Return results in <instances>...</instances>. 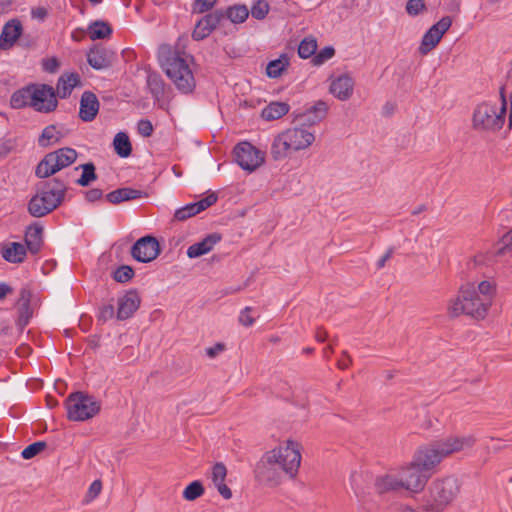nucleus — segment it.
I'll use <instances>...</instances> for the list:
<instances>
[{"label": "nucleus", "instance_id": "obj_46", "mask_svg": "<svg viewBox=\"0 0 512 512\" xmlns=\"http://www.w3.org/2000/svg\"><path fill=\"white\" fill-rule=\"evenodd\" d=\"M269 11V5L265 1H257L251 8V15L255 19H263Z\"/></svg>", "mask_w": 512, "mask_h": 512}, {"label": "nucleus", "instance_id": "obj_33", "mask_svg": "<svg viewBox=\"0 0 512 512\" xmlns=\"http://www.w3.org/2000/svg\"><path fill=\"white\" fill-rule=\"evenodd\" d=\"M30 302V294L27 290H22L20 293V298L18 300L19 306V318H18V326L20 329H23L29 322V319L32 315L29 306Z\"/></svg>", "mask_w": 512, "mask_h": 512}, {"label": "nucleus", "instance_id": "obj_47", "mask_svg": "<svg viewBox=\"0 0 512 512\" xmlns=\"http://www.w3.org/2000/svg\"><path fill=\"white\" fill-rule=\"evenodd\" d=\"M424 9L425 4L423 0H408L406 4V11L411 16L418 15Z\"/></svg>", "mask_w": 512, "mask_h": 512}, {"label": "nucleus", "instance_id": "obj_41", "mask_svg": "<svg viewBox=\"0 0 512 512\" xmlns=\"http://www.w3.org/2000/svg\"><path fill=\"white\" fill-rule=\"evenodd\" d=\"M147 85L152 95L159 99L164 94V82L160 75L153 73L147 77Z\"/></svg>", "mask_w": 512, "mask_h": 512}, {"label": "nucleus", "instance_id": "obj_3", "mask_svg": "<svg viewBox=\"0 0 512 512\" xmlns=\"http://www.w3.org/2000/svg\"><path fill=\"white\" fill-rule=\"evenodd\" d=\"M475 443L476 438L471 434H451L421 446L413 460L427 473L445 458L469 450Z\"/></svg>", "mask_w": 512, "mask_h": 512}, {"label": "nucleus", "instance_id": "obj_5", "mask_svg": "<svg viewBox=\"0 0 512 512\" xmlns=\"http://www.w3.org/2000/svg\"><path fill=\"white\" fill-rule=\"evenodd\" d=\"M315 141V131L296 123L292 128L276 135L272 141L270 155L275 161H282L293 152L308 149Z\"/></svg>", "mask_w": 512, "mask_h": 512}, {"label": "nucleus", "instance_id": "obj_52", "mask_svg": "<svg viewBox=\"0 0 512 512\" xmlns=\"http://www.w3.org/2000/svg\"><path fill=\"white\" fill-rule=\"evenodd\" d=\"M252 309L250 307H245L239 316V322L246 327L252 326L254 324V318L250 315Z\"/></svg>", "mask_w": 512, "mask_h": 512}, {"label": "nucleus", "instance_id": "obj_26", "mask_svg": "<svg viewBox=\"0 0 512 512\" xmlns=\"http://www.w3.org/2000/svg\"><path fill=\"white\" fill-rule=\"evenodd\" d=\"M227 469L223 463H216L212 468V482L219 494L226 500L232 497L231 489L225 484Z\"/></svg>", "mask_w": 512, "mask_h": 512}, {"label": "nucleus", "instance_id": "obj_27", "mask_svg": "<svg viewBox=\"0 0 512 512\" xmlns=\"http://www.w3.org/2000/svg\"><path fill=\"white\" fill-rule=\"evenodd\" d=\"M112 59L113 53L105 48H94L87 54L89 65L96 70L108 68L112 64Z\"/></svg>", "mask_w": 512, "mask_h": 512}, {"label": "nucleus", "instance_id": "obj_30", "mask_svg": "<svg viewBox=\"0 0 512 512\" xmlns=\"http://www.w3.org/2000/svg\"><path fill=\"white\" fill-rule=\"evenodd\" d=\"M34 84L27 85L17 91H15L10 99L12 108L19 109L25 106L32 107V92Z\"/></svg>", "mask_w": 512, "mask_h": 512}, {"label": "nucleus", "instance_id": "obj_34", "mask_svg": "<svg viewBox=\"0 0 512 512\" xmlns=\"http://www.w3.org/2000/svg\"><path fill=\"white\" fill-rule=\"evenodd\" d=\"M63 137L64 134L58 130L56 126L49 125L44 128L42 134L39 136L38 144L41 147H49L58 143Z\"/></svg>", "mask_w": 512, "mask_h": 512}, {"label": "nucleus", "instance_id": "obj_58", "mask_svg": "<svg viewBox=\"0 0 512 512\" xmlns=\"http://www.w3.org/2000/svg\"><path fill=\"white\" fill-rule=\"evenodd\" d=\"M343 356L344 357L342 359H339L337 362V366L340 369H346L351 364V358L346 352H343Z\"/></svg>", "mask_w": 512, "mask_h": 512}, {"label": "nucleus", "instance_id": "obj_62", "mask_svg": "<svg viewBox=\"0 0 512 512\" xmlns=\"http://www.w3.org/2000/svg\"><path fill=\"white\" fill-rule=\"evenodd\" d=\"M358 476H359V475H358L357 473H353V474L351 475L352 485H353V488H354V490H355V492H356V493H357V491H358V487H357V484H356V481H357V477H358Z\"/></svg>", "mask_w": 512, "mask_h": 512}, {"label": "nucleus", "instance_id": "obj_57", "mask_svg": "<svg viewBox=\"0 0 512 512\" xmlns=\"http://www.w3.org/2000/svg\"><path fill=\"white\" fill-rule=\"evenodd\" d=\"M394 252L393 248H389L385 254L377 261L376 266L378 269H382L386 262L392 257V254Z\"/></svg>", "mask_w": 512, "mask_h": 512}, {"label": "nucleus", "instance_id": "obj_31", "mask_svg": "<svg viewBox=\"0 0 512 512\" xmlns=\"http://www.w3.org/2000/svg\"><path fill=\"white\" fill-rule=\"evenodd\" d=\"M43 228L40 225L30 226L25 235V243L29 251L33 254L39 252L43 240H42Z\"/></svg>", "mask_w": 512, "mask_h": 512}, {"label": "nucleus", "instance_id": "obj_56", "mask_svg": "<svg viewBox=\"0 0 512 512\" xmlns=\"http://www.w3.org/2000/svg\"><path fill=\"white\" fill-rule=\"evenodd\" d=\"M103 195V192L101 189H90L85 193L86 200L89 202H94L99 200Z\"/></svg>", "mask_w": 512, "mask_h": 512}, {"label": "nucleus", "instance_id": "obj_37", "mask_svg": "<svg viewBox=\"0 0 512 512\" xmlns=\"http://www.w3.org/2000/svg\"><path fill=\"white\" fill-rule=\"evenodd\" d=\"M248 15L249 11L244 5L229 7L224 12V17L226 16L232 23H242L248 18Z\"/></svg>", "mask_w": 512, "mask_h": 512}, {"label": "nucleus", "instance_id": "obj_35", "mask_svg": "<svg viewBox=\"0 0 512 512\" xmlns=\"http://www.w3.org/2000/svg\"><path fill=\"white\" fill-rule=\"evenodd\" d=\"M289 66V57L281 54L279 58L270 61L266 66V75L269 78H278Z\"/></svg>", "mask_w": 512, "mask_h": 512}, {"label": "nucleus", "instance_id": "obj_36", "mask_svg": "<svg viewBox=\"0 0 512 512\" xmlns=\"http://www.w3.org/2000/svg\"><path fill=\"white\" fill-rule=\"evenodd\" d=\"M113 146L118 156L126 158L131 155L132 146L126 133L118 132L114 137Z\"/></svg>", "mask_w": 512, "mask_h": 512}, {"label": "nucleus", "instance_id": "obj_9", "mask_svg": "<svg viewBox=\"0 0 512 512\" xmlns=\"http://www.w3.org/2000/svg\"><path fill=\"white\" fill-rule=\"evenodd\" d=\"M77 156L76 150L69 147L50 152L39 162L35 174L39 178H48L73 164Z\"/></svg>", "mask_w": 512, "mask_h": 512}, {"label": "nucleus", "instance_id": "obj_10", "mask_svg": "<svg viewBox=\"0 0 512 512\" xmlns=\"http://www.w3.org/2000/svg\"><path fill=\"white\" fill-rule=\"evenodd\" d=\"M67 416L72 421H85L100 411V403L83 392H75L66 399Z\"/></svg>", "mask_w": 512, "mask_h": 512}, {"label": "nucleus", "instance_id": "obj_50", "mask_svg": "<svg viewBox=\"0 0 512 512\" xmlns=\"http://www.w3.org/2000/svg\"><path fill=\"white\" fill-rule=\"evenodd\" d=\"M215 2L216 0H195L193 10L197 13H204L210 10Z\"/></svg>", "mask_w": 512, "mask_h": 512}, {"label": "nucleus", "instance_id": "obj_53", "mask_svg": "<svg viewBox=\"0 0 512 512\" xmlns=\"http://www.w3.org/2000/svg\"><path fill=\"white\" fill-rule=\"evenodd\" d=\"M58 67H59V62H58L57 58H55V57L48 58L43 61V69L46 72L54 73L58 69Z\"/></svg>", "mask_w": 512, "mask_h": 512}, {"label": "nucleus", "instance_id": "obj_19", "mask_svg": "<svg viewBox=\"0 0 512 512\" xmlns=\"http://www.w3.org/2000/svg\"><path fill=\"white\" fill-rule=\"evenodd\" d=\"M216 201H217L216 194H214V193L209 194L208 196H206L205 198H203L197 202L189 203V204L185 205L184 207L177 209L174 213V218L178 221H184V220L200 213L201 211L207 209L208 207L213 205Z\"/></svg>", "mask_w": 512, "mask_h": 512}, {"label": "nucleus", "instance_id": "obj_15", "mask_svg": "<svg viewBox=\"0 0 512 512\" xmlns=\"http://www.w3.org/2000/svg\"><path fill=\"white\" fill-rule=\"evenodd\" d=\"M452 19L449 16L441 18L437 23L432 25L422 37L419 53L421 55L428 54L434 49L442 39L446 31L451 27Z\"/></svg>", "mask_w": 512, "mask_h": 512}, {"label": "nucleus", "instance_id": "obj_44", "mask_svg": "<svg viewBox=\"0 0 512 512\" xmlns=\"http://www.w3.org/2000/svg\"><path fill=\"white\" fill-rule=\"evenodd\" d=\"M47 444L43 441L34 442L23 449L21 456L24 459H32L46 448Z\"/></svg>", "mask_w": 512, "mask_h": 512}, {"label": "nucleus", "instance_id": "obj_40", "mask_svg": "<svg viewBox=\"0 0 512 512\" xmlns=\"http://www.w3.org/2000/svg\"><path fill=\"white\" fill-rule=\"evenodd\" d=\"M82 169L81 177L76 181V183L80 186H88L92 181L97 179V175L95 173V166L93 163H85L77 167L76 169Z\"/></svg>", "mask_w": 512, "mask_h": 512}, {"label": "nucleus", "instance_id": "obj_63", "mask_svg": "<svg viewBox=\"0 0 512 512\" xmlns=\"http://www.w3.org/2000/svg\"><path fill=\"white\" fill-rule=\"evenodd\" d=\"M510 101H511V107H510V115H509V118H510V121H512V92H511V96H510Z\"/></svg>", "mask_w": 512, "mask_h": 512}, {"label": "nucleus", "instance_id": "obj_43", "mask_svg": "<svg viewBox=\"0 0 512 512\" xmlns=\"http://www.w3.org/2000/svg\"><path fill=\"white\" fill-rule=\"evenodd\" d=\"M335 54V50L332 46H326L321 49L318 53H315L312 58V63L315 66H320L324 64L326 61L330 60Z\"/></svg>", "mask_w": 512, "mask_h": 512}, {"label": "nucleus", "instance_id": "obj_2", "mask_svg": "<svg viewBox=\"0 0 512 512\" xmlns=\"http://www.w3.org/2000/svg\"><path fill=\"white\" fill-rule=\"evenodd\" d=\"M496 295V283L483 280L478 285L469 282L461 285L457 294L447 303V314L451 318L467 315L483 320L493 304Z\"/></svg>", "mask_w": 512, "mask_h": 512}, {"label": "nucleus", "instance_id": "obj_61", "mask_svg": "<svg viewBox=\"0 0 512 512\" xmlns=\"http://www.w3.org/2000/svg\"><path fill=\"white\" fill-rule=\"evenodd\" d=\"M326 336H327L326 332H324V331H323V332L318 331V332H317V334H316V339H317V341H319V342H323V341H325V340H326Z\"/></svg>", "mask_w": 512, "mask_h": 512}, {"label": "nucleus", "instance_id": "obj_28", "mask_svg": "<svg viewBox=\"0 0 512 512\" xmlns=\"http://www.w3.org/2000/svg\"><path fill=\"white\" fill-rule=\"evenodd\" d=\"M146 196L147 194L141 190L124 187L108 193L106 195V199L112 204H119L124 201L134 200Z\"/></svg>", "mask_w": 512, "mask_h": 512}, {"label": "nucleus", "instance_id": "obj_24", "mask_svg": "<svg viewBox=\"0 0 512 512\" xmlns=\"http://www.w3.org/2000/svg\"><path fill=\"white\" fill-rule=\"evenodd\" d=\"M221 240V236L218 233H212L207 235L200 242L194 243L187 249V256L191 259L200 257L209 253L214 246L219 243Z\"/></svg>", "mask_w": 512, "mask_h": 512}, {"label": "nucleus", "instance_id": "obj_60", "mask_svg": "<svg viewBox=\"0 0 512 512\" xmlns=\"http://www.w3.org/2000/svg\"><path fill=\"white\" fill-rule=\"evenodd\" d=\"M11 292V288L6 283H0V299H3L8 293Z\"/></svg>", "mask_w": 512, "mask_h": 512}, {"label": "nucleus", "instance_id": "obj_42", "mask_svg": "<svg viewBox=\"0 0 512 512\" xmlns=\"http://www.w3.org/2000/svg\"><path fill=\"white\" fill-rule=\"evenodd\" d=\"M204 493V488L201 482L193 481L183 491L184 499L188 501H194Z\"/></svg>", "mask_w": 512, "mask_h": 512}, {"label": "nucleus", "instance_id": "obj_18", "mask_svg": "<svg viewBox=\"0 0 512 512\" xmlns=\"http://www.w3.org/2000/svg\"><path fill=\"white\" fill-rule=\"evenodd\" d=\"M140 303L141 298L134 290H130L123 296L119 297L116 313L117 320L123 321L132 317V315L138 310Z\"/></svg>", "mask_w": 512, "mask_h": 512}, {"label": "nucleus", "instance_id": "obj_64", "mask_svg": "<svg viewBox=\"0 0 512 512\" xmlns=\"http://www.w3.org/2000/svg\"><path fill=\"white\" fill-rule=\"evenodd\" d=\"M20 350H23V351L20 352L21 354H23V353H26L29 350V348L28 347H23V348H20Z\"/></svg>", "mask_w": 512, "mask_h": 512}, {"label": "nucleus", "instance_id": "obj_23", "mask_svg": "<svg viewBox=\"0 0 512 512\" xmlns=\"http://www.w3.org/2000/svg\"><path fill=\"white\" fill-rule=\"evenodd\" d=\"M99 110V101L96 95L90 91H85L80 100L79 117L85 121H92Z\"/></svg>", "mask_w": 512, "mask_h": 512}, {"label": "nucleus", "instance_id": "obj_12", "mask_svg": "<svg viewBox=\"0 0 512 512\" xmlns=\"http://www.w3.org/2000/svg\"><path fill=\"white\" fill-rule=\"evenodd\" d=\"M234 153L239 166L248 172L255 171L264 163V153L249 142L239 143Z\"/></svg>", "mask_w": 512, "mask_h": 512}, {"label": "nucleus", "instance_id": "obj_32", "mask_svg": "<svg viewBox=\"0 0 512 512\" xmlns=\"http://www.w3.org/2000/svg\"><path fill=\"white\" fill-rule=\"evenodd\" d=\"M290 106L286 102H271L261 112L262 118L267 121L277 120L289 112Z\"/></svg>", "mask_w": 512, "mask_h": 512}, {"label": "nucleus", "instance_id": "obj_6", "mask_svg": "<svg viewBox=\"0 0 512 512\" xmlns=\"http://www.w3.org/2000/svg\"><path fill=\"white\" fill-rule=\"evenodd\" d=\"M66 191L67 184L59 178L41 183L28 203V212L36 218L46 216L63 202Z\"/></svg>", "mask_w": 512, "mask_h": 512}, {"label": "nucleus", "instance_id": "obj_29", "mask_svg": "<svg viewBox=\"0 0 512 512\" xmlns=\"http://www.w3.org/2000/svg\"><path fill=\"white\" fill-rule=\"evenodd\" d=\"M1 256L10 263H21L26 256V248L18 242H10L2 246Z\"/></svg>", "mask_w": 512, "mask_h": 512}, {"label": "nucleus", "instance_id": "obj_22", "mask_svg": "<svg viewBox=\"0 0 512 512\" xmlns=\"http://www.w3.org/2000/svg\"><path fill=\"white\" fill-rule=\"evenodd\" d=\"M22 34V24L17 19H12L8 21L1 32L0 35V49L7 50L11 48L14 43L18 40V38Z\"/></svg>", "mask_w": 512, "mask_h": 512}, {"label": "nucleus", "instance_id": "obj_59", "mask_svg": "<svg viewBox=\"0 0 512 512\" xmlns=\"http://www.w3.org/2000/svg\"><path fill=\"white\" fill-rule=\"evenodd\" d=\"M502 241L506 248L512 249V230L509 231L506 235H504Z\"/></svg>", "mask_w": 512, "mask_h": 512}, {"label": "nucleus", "instance_id": "obj_21", "mask_svg": "<svg viewBox=\"0 0 512 512\" xmlns=\"http://www.w3.org/2000/svg\"><path fill=\"white\" fill-rule=\"evenodd\" d=\"M374 487L379 494L402 490L398 470H390L375 478Z\"/></svg>", "mask_w": 512, "mask_h": 512}, {"label": "nucleus", "instance_id": "obj_25", "mask_svg": "<svg viewBox=\"0 0 512 512\" xmlns=\"http://www.w3.org/2000/svg\"><path fill=\"white\" fill-rule=\"evenodd\" d=\"M81 85L80 76L78 73H66L59 77L56 85V97L62 99L71 95L73 89Z\"/></svg>", "mask_w": 512, "mask_h": 512}, {"label": "nucleus", "instance_id": "obj_51", "mask_svg": "<svg viewBox=\"0 0 512 512\" xmlns=\"http://www.w3.org/2000/svg\"><path fill=\"white\" fill-rule=\"evenodd\" d=\"M137 129L140 135L149 137L153 133V125L151 121L142 119L138 122Z\"/></svg>", "mask_w": 512, "mask_h": 512}, {"label": "nucleus", "instance_id": "obj_17", "mask_svg": "<svg viewBox=\"0 0 512 512\" xmlns=\"http://www.w3.org/2000/svg\"><path fill=\"white\" fill-rule=\"evenodd\" d=\"M224 19V12L222 10H215L212 13L205 15L200 19L192 33L194 40L200 41L210 35L216 26Z\"/></svg>", "mask_w": 512, "mask_h": 512}, {"label": "nucleus", "instance_id": "obj_16", "mask_svg": "<svg viewBox=\"0 0 512 512\" xmlns=\"http://www.w3.org/2000/svg\"><path fill=\"white\" fill-rule=\"evenodd\" d=\"M328 113V105L324 101H317L303 112H293L294 122L309 128L323 121Z\"/></svg>", "mask_w": 512, "mask_h": 512}, {"label": "nucleus", "instance_id": "obj_13", "mask_svg": "<svg viewBox=\"0 0 512 512\" xmlns=\"http://www.w3.org/2000/svg\"><path fill=\"white\" fill-rule=\"evenodd\" d=\"M32 108L41 113H50L58 105L55 89L48 84H34Z\"/></svg>", "mask_w": 512, "mask_h": 512}, {"label": "nucleus", "instance_id": "obj_20", "mask_svg": "<svg viewBox=\"0 0 512 512\" xmlns=\"http://www.w3.org/2000/svg\"><path fill=\"white\" fill-rule=\"evenodd\" d=\"M354 89V80L348 74H343L331 81L329 91L330 93L341 101L348 100Z\"/></svg>", "mask_w": 512, "mask_h": 512}, {"label": "nucleus", "instance_id": "obj_49", "mask_svg": "<svg viewBox=\"0 0 512 512\" xmlns=\"http://www.w3.org/2000/svg\"><path fill=\"white\" fill-rule=\"evenodd\" d=\"M101 490H102L101 481L100 480L93 481L87 491V494L85 497L86 502H90V501L94 500L95 498H97L98 495L100 494Z\"/></svg>", "mask_w": 512, "mask_h": 512}, {"label": "nucleus", "instance_id": "obj_1", "mask_svg": "<svg viewBox=\"0 0 512 512\" xmlns=\"http://www.w3.org/2000/svg\"><path fill=\"white\" fill-rule=\"evenodd\" d=\"M300 449L298 442L286 440L265 452L255 466V479L268 487L278 486L285 477L294 479L301 464Z\"/></svg>", "mask_w": 512, "mask_h": 512}, {"label": "nucleus", "instance_id": "obj_45", "mask_svg": "<svg viewBox=\"0 0 512 512\" xmlns=\"http://www.w3.org/2000/svg\"><path fill=\"white\" fill-rule=\"evenodd\" d=\"M133 276L134 270L128 265L118 267L113 274L114 280L119 283L128 282Z\"/></svg>", "mask_w": 512, "mask_h": 512}, {"label": "nucleus", "instance_id": "obj_4", "mask_svg": "<svg viewBox=\"0 0 512 512\" xmlns=\"http://www.w3.org/2000/svg\"><path fill=\"white\" fill-rule=\"evenodd\" d=\"M159 64L176 88L184 94L191 93L195 78L190 68L192 57L177 45H161L158 50Z\"/></svg>", "mask_w": 512, "mask_h": 512}, {"label": "nucleus", "instance_id": "obj_48", "mask_svg": "<svg viewBox=\"0 0 512 512\" xmlns=\"http://www.w3.org/2000/svg\"><path fill=\"white\" fill-rule=\"evenodd\" d=\"M115 316V309L113 304H105L100 307L98 313V320L106 322Z\"/></svg>", "mask_w": 512, "mask_h": 512}, {"label": "nucleus", "instance_id": "obj_14", "mask_svg": "<svg viewBox=\"0 0 512 512\" xmlns=\"http://www.w3.org/2000/svg\"><path fill=\"white\" fill-rule=\"evenodd\" d=\"M159 242L153 236H144L138 239L131 248L132 257L141 263L153 261L160 254Z\"/></svg>", "mask_w": 512, "mask_h": 512}, {"label": "nucleus", "instance_id": "obj_7", "mask_svg": "<svg viewBox=\"0 0 512 512\" xmlns=\"http://www.w3.org/2000/svg\"><path fill=\"white\" fill-rule=\"evenodd\" d=\"M460 488L461 484L454 476L436 478L427 489L426 510L443 512L458 497Z\"/></svg>", "mask_w": 512, "mask_h": 512}, {"label": "nucleus", "instance_id": "obj_39", "mask_svg": "<svg viewBox=\"0 0 512 512\" xmlns=\"http://www.w3.org/2000/svg\"><path fill=\"white\" fill-rule=\"evenodd\" d=\"M110 26L102 21H95L89 26V35L93 40L104 39L111 34Z\"/></svg>", "mask_w": 512, "mask_h": 512}, {"label": "nucleus", "instance_id": "obj_11", "mask_svg": "<svg viewBox=\"0 0 512 512\" xmlns=\"http://www.w3.org/2000/svg\"><path fill=\"white\" fill-rule=\"evenodd\" d=\"M398 470L402 490L418 493L425 487L429 475L412 460Z\"/></svg>", "mask_w": 512, "mask_h": 512}, {"label": "nucleus", "instance_id": "obj_8", "mask_svg": "<svg viewBox=\"0 0 512 512\" xmlns=\"http://www.w3.org/2000/svg\"><path fill=\"white\" fill-rule=\"evenodd\" d=\"M506 101L502 98L501 105L481 103L473 113V127L478 131H497L502 128L505 121Z\"/></svg>", "mask_w": 512, "mask_h": 512}, {"label": "nucleus", "instance_id": "obj_54", "mask_svg": "<svg viewBox=\"0 0 512 512\" xmlns=\"http://www.w3.org/2000/svg\"><path fill=\"white\" fill-rule=\"evenodd\" d=\"M224 350H225V345L223 343H217L214 346L206 348L205 351H206V355L209 358H215Z\"/></svg>", "mask_w": 512, "mask_h": 512}, {"label": "nucleus", "instance_id": "obj_38", "mask_svg": "<svg viewBox=\"0 0 512 512\" xmlns=\"http://www.w3.org/2000/svg\"><path fill=\"white\" fill-rule=\"evenodd\" d=\"M317 50V41L314 37L308 36L305 37L298 46V55L303 58L307 59L311 56L314 57Z\"/></svg>", "mask_w": 512, "mask_h": 512}, {"label": "nucleus", "instance_id": "obj_55", "mask_svg": "<svg viewBox=\"0 0 512 512\" xmlns=\"http://www.w3.org/2000/svg\"><path fill=\"white\" fill-rule=\"evenodd\" d=\"M31 15H32V17L34 19L43 21L47 17L48 11H47V9L45 7L39 6V7H36V8L32 9Z\"/></svg>", "mask_w": 512, "mask_h": 512}]
</instances>
